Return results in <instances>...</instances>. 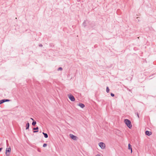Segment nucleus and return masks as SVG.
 <instances>
[{"label":"nucleus","mask_w":156,"mask_h":156,"mask_svg":"<svg viewBox=\"0 0 156 156\" xmlns=\"http://www.w3.org/2000/svg\"><path fill=\"white\" fill-rule=\"evenodd\" d=\"M83 26H84V27L86 26V21H84L82 24Z\"/></svg>","instance_id":"nucleus-12"},{"label":"nucleus","mask_w":156,"mask_h":156,"mask_svg":"<svg viewBox=\"0 0 156 156\" xmlns=\"http://www.w3.org/2000/svg\"><path fill=\"white\" fill-rule=\"evenodd\" d=\"M128 149L131 150V153H132V150L131 145L130 144H128Z\"/></svg>","instance_id":"nucleus-9"},{"label":"nucleus","mask_w":156,"mask_h":156,"mask_svg":"<svg viewBox=\"0 0 156 156\" xmlns=\"http://www.w3.org/2000/svg\"><path fill=\"white\" fill-rule=\"evenodd\" d=\"M10 101L9 100L7 99H4L0 100V105L6 101Z\"/></svg>","instance_id":"nucleus-5"},{"label":"nucleus","mask_w":156,"mask_h":156,"mask_svg":"<svg viewBox=\"0 0 156 156\" xmlns=\"http://www.w3.org/2000/svg\"><path fill=\"white\" fill-rule=\"evenodd\" d=\"M38 127H37L36 128H33V130H38Z\"/></svg>","instance_id":"nucleus-16"},{"label":"nucleus","mask_w":156,"mask_h":156,"mask_svg":"<svg viewBox=\"0 0 156 156\" xmlns=\"http://www.w3.org/2000/svg\"><path fill=\"white\" fill-rule=\"evenodd\" d=\"M69 136L70 138L74 140H76L78 139V137L76 136H74L72 134H70Z\"/></svg>","instance_id":"nucleus-4"},{"label":"nucleus","mask_w":156,"mask_h":156,"mask_svg":"<svg viewBox=\"0 0 156 156\" xmlns=\"http://www.w3.org/2000/svg\"><path fill=\"white\" fill-rule=\"evenodd\" d=\"M42 133L44 134V137L45 138H47L48 137V136L47 134L46 133H45L44 132H43Z\"/></svg>","instance_id":"nucleus-10"},{"label":"nucleus","mask_w":156,"mask_h":156,"mask_svg":"<svg viewBox=\"0 0 156 156\" xmlns=\"http://www.w3.org/2000/svg\"><path fill=\"white\" fill-rule=\"evenodd\" d=\"M6 141L7 144V143H8V140H7Z\"/></svg>","instance_id":"nucleus-25"},{"label":"nucleus","mask_w":156,"mask_h":156,"mask_svg":"<svg viewBox=\"0 0 156 156\" xmlns=\"http://www.w3.org/2000/svg\"><path fill=\"white\" fill-rule=\"evenodd\" d=\"M99 145L101 148L102 149H104L105 147V144L103 142H100L99 144Z\"/></svg>","instance_id":"nucleus-3"},{"label":"nucleus","mask_w":156,"mask_h":156,"mask_svg":"<svg viewBox=\"0 0 156 156\" xmlns=\"http://www.w3.org/2000/svg\"><path fill=\"white\" fill-rule=\"evenodd\" d=\"M39 46L40 47H42V45L41 44H40Z\"/></svg>","instance_id":"nucleus-22"},{"label":"nucleus","mask_w":156,"mask_h":156,"mask_svg":"<svg viewBox=\"0 0 156 156\" xmlns=\"http://www.w3.org/2000/svg\"><path fill=\"white\" fill-rule=\"evenodd\" d=\"M69 98L70 100L72 101H74L75 100L74 97L72 95H70Z\"/></svg>","instance_id":"nucleus-6"},{"label":"nucleus","mask_w":156,"mask_h":156,"mask_svg":"<svg viewBox=\"0 0 156 156\" xmlns=\"http://www.w3.org/2000/svg\"><path fill=\"white\" fill-rule=\"evenodd\" d=\"M111 95L112 97H114V96L115 95H114V94L111 93Z\"/></svg>","instance_id":"nucleus-19"},{"label":"nucleus","mask_w":156,"mask_h":156,"mask_svg":"<svg viewBox=\"0 0 156 156\" xmlns=\"http://www.w3.org/2000/svg\"><path fill=\"white\" fill-rule=\"evenodd\" d=\"M31 120H32L34 121V119H33V118H31L30 119Z\"/></svg>","instance_id":"nucleus-24"},{"label":"nucleus","mask_w":156,"mask_h":156,"mask_svg":"<svg viewBox=\"0 0 156 156\" xmlns=\"http://www.w3.org/2000/svg\"><path fill=\"white\" fill-rule=\"evenodd\" d=\"M36 121H34L32 123V125L33 126H35V125H36Z\"/></svg>","instance_id":"nucleus-14"},{"label":"nucleus","mask_w":156,"mask_h":156,"mask_svg":"<svg viewBox=\"0 0 156 156\" xmlns=\"http://www.w3.org/2000/svg\"><path fill=\"white\" fill-rule=\"evenodd\" d=\"M145 134L148 136L151 135L152 134V132L148 131H145Z\"/></svg>","instance_id":"nucleus-7"},{"label":"nucleus","mask_w":156,"mask_h":156,"mask_svg":"<svg viewBox=\"0 0 156 156\" xmlns=\"http://www.w3.org/2000/svg\"><path fill=\"white\" fill-rule=\"evenodd\" d=\"M29 123H28V122H27V124H26V129H29Z\"/></svg>","instance_id":"nucleus-11"},{"label":"nucleus","mask_w":156,"mask_h":156,"mask_svg":"<svg viewBox=\"0 0 156 156\" xmlns=\"http://www.w3.org/2000/svg\"><path fill=\"white\" fill-rule=\"evenodd\" d=\"M10 152L11 147H10L8 148H6L5 151V154L6 156H9V155Z\"/></svg>","instance_id":"nucleus-2"},{"label":"nucleus","mask_w":156,"mask_h":156,"mask_svg":"<svg viewBox=\"0 0 156 156\" xmlns=\"http://www.w3.org/2000/svg\"><path fill=\"white\" fill-rule=\"evenodd\" d=\"M124 122L129 129H131L132 127L131 123L129 120L128 119H125L124 120Z\"/></svg>","instance_id":"nucleus-1"},{"label":"nucleus","mask_w":156,"mask_h":156,"mask_svg":"<svg viewBox=\"0 0 156 156\" xmlns=\"http://www.w3.org/2000/svg\"><path fill=\"white\" fill-rule=\"evenodd\" d=\"M47 146V144H44L43 145V147H45Z\"/></svg>","instance_id":"nucleus-17"},{"label":"nucleus","mask_w":156,"mask_h":156,"mask_svg":"<svg viewBox=\"0 0 156 156\" xmlns=\"http://www.w3.org/2000/svg\"><path fill=\"white\" fill-rule=\"evenodd\" d=\"M96 156H101V155L99 154H97Z\"/></svg>","instance_id":"nucleus-23"},{"label":"nucleus","mask_w":156,"mask_h":156,"mask_svg":"<svg viewBox=\"0 0 156 156\" xmlns=\"http://www.w3.org/2000/svg\"><path fill=\"white\" fill-rule=\"evenodd\" d=\"M38 131V130L34 131L33 132L34 133H37V132Z\"/></svg>","instance_id":"nucleus-20"},{"label":"nucleus","mask_w":156,"mask_h":156,"mask_svg":"<svg viewBox=\"0 0 156 156\" xmlns=\"http://www.w3.org/2000/svg\"><path fill=\"white\" fill-rule=\"evenodd\" d=\"M135 114H136L138 118H139V115L138 113L137 112L136 113H135Z\"/></svg>","instance_id":"nucleus-18"},{"label":"nucleus","mask_w":156,"mask_h":156,"mask_svg":"<svg viewBox=\"0 0 156 156\" xmlns=\"http://www.w3.org/2000/svg\"><path fill=\"white\" fill-rule=\"evenodd\" d=\"M62 67H59L58 69V71L62 70Z\"/></svg>","instance_id":"nucleus-15"},{"label":"nucleus","mask_w":156,"mask_h":156,"mask_svg":"<svg viewBox=\"0 0 156 156\" xmlns=\"http://www.w3.org/2000/svg\"><path fill=\"white\" fill-rule=\"evenodd\" d=\"M2 147L0 148V152L1 151V150H2Z\"/></svg>","instance_id":"nucleus-21"},{"label":"nucleus","mask_w":156,"mask_h":156,"mask_svg":"<svg viewBox=\"0 0 156 156\" xmlns=\"http://www.w3.org/2000/svg\"><path fill=\"white\" fill-rule=\"evenodd\" d=\"M106 90L107 93H108L109 91V90L108 87H106Z\"/></svg>","instance_id":"nucleus-13"},{"label":"nucleus","mask_w":156,"mask_h":156,"mask_svg":"<svg viewBox=\"0 0 156 156\" xmlns=\"http://www.w3.org/2000/svg\"><path fill=\"white\" fill-rule=\"evenodd\" d=\"M77 105L80 107H85L84 105L81 103H79L77 104Z\"/></svg>","instance_id":"nucleus-8"}]
</instances>
